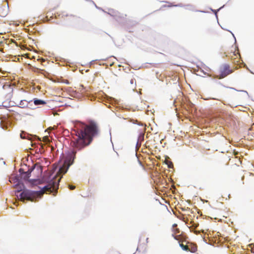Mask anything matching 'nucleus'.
<instances>
[{
    "label": "nucleus",
    "mask_w": 254,
    "mask_h": 254,
    "mask_svg": "<svg viewBox=\"0 0 254 254\" xmlns=\"http://www.w3.org/2000/svg\"><path fill=\"white\" fill-rule=\"evenodd\" d=\"M249 246L251 247L253 250V252L254 253V244H251L249 245Z\"/></svg>",
    "instance_id": "obj_18"
},
{
    "label": "nucleus",
    "mask_w": 254,
    "mask_h": 254,
    "mask_svg": "<svg viewBox=\"0 0 254 254\" xmlns=\"http://www.w3.org/2000/svg\"><path fill=\"white\" fill-rule=\"evenodd\" d=\"M34 169V167H32L29 169L27 171L24 172L23 169L20 168L19 171L21 176V178L20 179L19 176L16 175L13 178L9 179L11 183H16L14 186L16 189L15 194L18 199L23 202L28 200L35 202L38 201L40 198L39 192L26 189L23 181V180L26 181L30 178L31 172Z\"/></svg>",
    "instance_id": "obj_1"
},
{
    "label": "nucleus",
    "mask_w": 254,
    "mask_h": 254,
    "mask_svg": "<svg viewBox=\"0 0 254 254\" xmlns=\"http://www.w3.org/2000/svg\"><path fill=\"white\" fill-rule=\"evenodd\" d=\"M116 108H119V109H121V107H117Z\"/></svg>",
    "instance_id": "obj_28"
},
{
    "label": "nucleus",
    "mask_w": 254,
    "mask_h": 254,
    "mask_svg": "<svg viewBox=\"0 0 254 254\" xmlns=\"http://www.w3.org/2000/svg\"><path fill=\"white\" fill-rule=\"evenodd\" d=\"M201 72H202L203 73V74H204V75H207V76H208L209 77L211 76V74L206 73V72L204 71L203 70H201Z\"/></svg>",
    "instance_id": "obj_17"
},
{
    "label": "nucleus",
    "mask_w": 254,
    "mask_h": 254,
    "mask_svg": "<svg viewBox=\"0 0 254 254\" xmlns=\"http://www.w3.org/2000/svg\"><path fill=\"white\" fill-rule=\"evenodd\" d=\"M0 125L1 126V127L2 128L5 129V128H4V127H3L2 125L1 124V121L0 120Z\"/></svg>",
    "instance_id": "obj_21"
},
{
    "label": "nucleus",
    "mask_w": 254,
    "mask_h": 254,
    "mask_svg": "<svg viewBox=\"0 0 254 254\" xmlns=\"http://www.w3.org/2000/svg\"><path fill=\"white\" fill-rule=\"evenodd\" d=\"M185 6H186V9H189L190 10H194V7L192 5L188 4L185 5Z\"/></svg>",
    "instance_id": "obj_14"
},
{
    "label": "nucleus",
    "mask_w": 254,
    "mask_h": 254,
    "mask_svg": "<svg viewBox=\"0 0 254 254\" xmlns=\"http://www.w3.org/2000/svg\"><path fill=\"white\" fill-rule=\"evenodd\" d=\"M225 87H227V88H230L231 89H233L234 90H235V91H238V92H244L245 94H246V96L247 97H249V95L248 93V92L246 90H237L236 89V88H234V87H226L225 86Z\"/></svg>",
    "instance_id": "obj_8"
},
{
    "label": "nucleus",
    "mask_w": 254,
    "mask_h": 254,
    "mask_svg": "<svg viewBox=\"0 0 254 254\" xmlns=\"http://www.w3.org/2000/svg\"><path fill=\"white\" fill-rule=\"evenodd\" d=\"M3 164H5V162L4 161L3 162Z\"/></svg>",
    "instance_id": "obj_27"
},
{
    "label": "nucleus",
    "mask_w": 254,
    "mask_h": 254,
    "mask_svg": "<svg viewBox=\"0 0 254 254\" xmlns=\"http://www.w3.org/2000/svg\"><path fill=\"white\" fill-rule=\"evenodd\" d=\"M220 74L219 75H215L214 78L222 79L227 76L228 74L232 72L231 70L230 69L229 65L228 64H224V66L220 69Z\"/></svg>",
    "instance_id": "obj_4"
},
{
    "label": "nucleus",
    "mask_w": 254,
    "mask_h": 254,
    "mask_svg": "<svg viewBox=\"0 0 254 254\" xmlns=\"http://www.w3.org/2000/svg\"><path fill=\"white\" fill-rule=\"evenodd\" d=\"M20 135L21 138H22V139H26V138H28V135H29L22 131V132H21Z\"/></svg>",
    "instance_id": "obj_11"
},
{
    "label": "nucleus",
    "mask_w": 254,
    "mask_h": 254,
    "mask_svg": "<svg viewBox=\"0 0 254 254\" xmlns=\"http://www.w3.org/2000/svg\"><path fill=\"white\" fill-rule=\"evenodd\" d=\"M172 237H174V238L175 239H176V237L175 236V235L174 234H172Z\"/></svg>",
    "instance_id": "obj_23"
},
{
    "label": "nucleus",
    "mask_w": 254,
    "mask_h": 254,
    "mask_svg": "<svg viewBox=\"0 0 254 254\" xmlns=\"http://www.w3.org/2000/svg\"><path fill=\"white\" fill-rule=\"evenodd\" d=\"M68 188L69 189L72 190L75 188V186L70 184H68Z\"/></svg>",
    "instance_id": "obj_16"
},
{
    "label": "nucleus",
    "mask_w": 254,
    "mask_h": 254,
    "mask_svg": "<svg viewBox=\"0 0 254 254\" xmlns=\"http://www.w3.org/2000/svg\"><path fill=\"white\" fill-rule=\"evenodd\" d=\"M148 238H147V239H146V241L147 242V241H148Z\"/></svg>",
    "instance_id": "obj_29"
},
{
    "label": "nucleus",
    "mask_w": 254,
    "mask_h": 254,
    "mask_svg": "<svg viewBox=\"0 0 254 254\" xmlns=\"http://www.w3.org/2000/svg\"><path fill=\"white\" fill-rule=\"evenodd\" d=\"M76 150L72 149L68 152L65 159L64 165L60 167L58 172L54 176H50L47 180V185L42 188V191L44 193L55 192L56 194L59 188V183L63 175L68 171L69 167L74 163Z\"/></svg>",
    "instance_id": "obj_2"
},
{
    "label": "nucleus",
    "mask_w": 254,
    "mask_h": 254,
    "mask_svg": "<svg viewBox=\"0 0 254 254\" xmlns=\"http://www.w3.org/2000/svg\"><path fill=\"white\" fill-rule=\"evenodd\" d=\"M179 246L182 248V249L184 251L189 252L190 251V249L187 245H184V244L180 243Z\"/></svg>",
    "instance_id": "obj_9"
},
{
    "label": "nucleus",
    "mask_w": 254,
    "mask_h": 254,
    "mask_svg": "<svg viewBox=\"0 0 254 254\" xmlns=\"http://www.w3.org/2000/svg\"><path fill=\"white\" fill-rule=\"evenodd\" d=\"M13 204L16 206H18L19 205V202H18L17 200H15V201L13 202Z\"/></svg>",
    "instance_id": "obj_19"
},
{
    "label": "nucleus",
    "mask_w": 254,
    "mask_h": 254,
    "mask_svg": "<svg viewBox=\"0 0 254 254\" xmlns=\"http://www.w3.org/2000/svg\"><path fill=\"white\" fill-rule=\"evenodd\" d=\"M107 100L111 104H113V103L118 104L117 100L113 97H108Z\"/></svg>",
    "instance_id": "obj_10"
},
{
    "label": "nucleus",
    "mask_w": 254,
    "mask_h": 254,
    "mask_svg": "<svg viewBox=\"0 0 254 254\" xmlns=\"http://www.w3.org/2000/svg\"><path fill=\"white\" fill-rule=\"evenodd\" d=\"M98 133L97 126L95 123L91 126L81 124L76 132L77 138L75 139L74 146L78 150L89 145L93 138Z\"/></svg>",
    "instance_id": "obj_3"
},
{
    "label": "nucleus",
    "mask_w": 254,
    "mask_h": 254,
    "mask_svg": "<svg viewBox=\"0 0 254 254\" xmlns=\"http://www.w3.org/2000/svg\"><path fill=\"white\" fill-rule=\"evenodd\" d=\"M32 100L27 101L26 100H22L20 101L19 107L22 108L28 107V105H30V103L32 102Z\"/></svg>",
    "instance_id": "obj_5"
},
{
    "label": "nucleus",
    "mask_w": 254,
    "mask_h": 254,
    "mask_svg": "<svg viewBox=\"0 0 254 254\" xmlns=\"http://www.w3.org/2000/svg\"><path fill=\"white\" fill-rule=\"evenodd\" d=\"M133 79H131V80H130V83H131V84H132V83H133Z\"/></svg>",
    "instance_id": "obj_24"
},
{
    "label": "nucleus",
    "mask_w": 254,
    "mask_h": 254,
    "mask_svg": "<svg viewBox=\"0 0 254 254\" xmlns=\"http://www.w3.org/2000/svg\"><path fill=\"white\" fill-rule=\"evenodd\" d=\"M141 146V143L139 142L138 140L136 142L135 145V150L137 151Z\"/></svg>",
    "instance_id": "obj_15"
},
{
    "label": "nucleus",
    "mask_w": 254,
    "mask_h": 254,
    "mask_svg": "<svg viewBox=\"0 0 254 254\" xmlns=\"http://www.w3.org/2000/svg\"><path fill=\"white\" fill-rule=\"evenodd\" d=\"M165 161H166V164L168 165V167L169 168H171L173 167V164L172 162L170 161V158L168 156H166Z\"/></svg>",
    "instance_id": "obj_7"
},
{
    "label": "nucleus",
    "mask_w": 254,
    "mask_h": 254,
    "mask_svg": "<svg viewBox=\"0 0 254 254\" xmlns=\"http://www.w3.org/2000/svg\"><path fill=\"white\" fill-rule=\"evenodd\" d=\"M211 10L214 12L216 17H217V13H216L217 11H216L215 10H213L212 9H211Z\"/></svg>",
    "instance_id": "obj_22"
},
{
    "label": "nucleus",
    "mask_w": 254,
    "mask_h": 254,
    "mask_svg": "<svg viewBox=\"0 0 254 254\" xmlns=\"http://www.w3.org/2000/svg\"><path fill=\"white\" fill-rule=\"evenodd\" d=\"M174 6H179V7H182L183 6V4L182 3L178 4L176 5H174Z\"/></svg>",
    "instance_id": "obj_20"
},
{
    "label": "nucleus",
    "mask_w": 254,
    "mask_h": 254,
    "mask_svg": "<svg viewBox=\"0 0 254 254\" xmlns=\"http://www.w3.org/2000/svg\"><path fill=\"white\" fill-rule=\"evenodd\" d=\"M197 11H199V12H204V11H202V10H198Z\"/></svg>",
    "instance_id": "obj_25"
},
{
    "label": "nucleus",
    "mask_w": 254,
    "mask_h": 254,
    "mask_svg": "<svg viewBox=\"0 0 254 254\" xmlns=\"http://www.w3.org/2000/svg\"><path fill=\"white\" fill-rule=\"evenodd\" d=\"M144 133L143 132L140 133L138 137V141H143L144 140Z\"/></svg>",
    "instance_id": "obj_12"
},
{
    "label": "nucleus",
    "mask_w": 254,
    "mask_h": 254,
    "mask_svg": "<svg viewBox=\"0 0 254 254\" xmlns=\"http://www.w3.org/2000/svg\"><path fill=\"white\" fill-rule=\"evenodd\" d=\"M197 250V247L196 245H193L192 246L190 249L189 252H190L191 253H194Z\"/></svg>",
    "instance_id": "obj_13"
},
{
    "label": "nucleus",
    "mask_w": 254,
    "mask_h": 254,
    "mask_svg": "<svg viewBox=\"0 0 254 254\" xmlns=\"http://www.w3.org/2000/svg\"><path fill=\"white\" fill-rule=\"evenodd\" d=\"M221 8H222V7H220V8H219V9H218L217 10V11H219V10Z\"/></svg>",
    "instance_id": "obj_26"
},
{
    "label": "nucleus",
    "mask_w": 254,
    "mask_h": 254,
    "mask_svg": "<svg viewBox=\"0 0 254 254\" xmlns=\"http://www.w3.org/2000/svg\"><path fill=\"white\" fill-rule=\"evenodd\" d=\"M66 83L67 84H69V83L67 82H66Z\"/></svg>",
    "instance_id": "obj_30"
},
{
    "label": "nucleus",
    "mask_w": 254,
    "mask_h": 254,
    "mask_svg": "<svg viewBox=\"0 0 254 254\" xmlns=\"http://www.w3.org/2000/svg\"><path fill=\"white\" fill-rule=\"evenodd\" d=\"M33 102L34 105L36 106L43 105L46 104V102L45 100L38 98H34Z\"/></svg>",
    "instance_id": "obj_6"
}]
</instances>
